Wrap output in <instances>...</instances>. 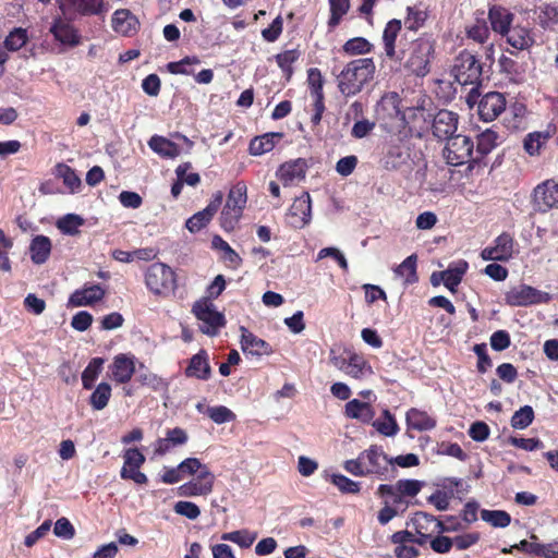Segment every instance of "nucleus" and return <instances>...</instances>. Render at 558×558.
I'll use <instances>...</instances> for the list:
<instances>
[{
	"mask_svg": "<svg viewBox=\"0 0 558 558\" xmlns=\"http://www.w3.org/2000/svg\"><path fill=\"white\" fill-rule=\"evenodd\" d=\"M137 381L142 386H146L157 392L167 391L169 387V384L166 379L149 371L140 373L137 375Z\"/></svg>",
	"mask_w": 558,
	"mask_h": 558,
	"instance_id": "nucleus-52",
	"label": "nucleus"
},
{
	"mask_svg": "<svg viewBox=\"0 0 558 558\" xmlns=\"http://www.w3.org/2000/svg\"><path fill=\"white\" fill-rule=\"evenodd\" d=\"M123 466L120 472L126 471L124 475H131L132 472L140 471L146 459L137 448H129L123 452Z\"/></svg>",
	"mask_w": 558,
	"mask_h": 558,
	"instance_id": "nucleus-43",
	"label": "nucleus"
},
{
	"mask_svg": "<svg viewBox=\"0 0 558 558\" xmlns=\"http://www.w3.org/2000/svg\"><path fill=\"white\" fill-rule=\"evenodd\" d=\"M242 214L243 211H241L240 209L230 207V205H225L220 216V223L222 229L225 231L234 230L240 218L242 217Z\"/></svg>",
	"mask_w": 558,
	"mask_h": 558,
	"instance_id": "nucleus-60",
	"label": "nucleus"
},
{
	"mask_svg": "<svg viewBox=\"0 0 558 558\" xmlns=\"http://www.w3.org/2000/svg\"><path fill=\"white\" fill-rule=\"evenodd\" d=\"M282 137L281 133H266L253 138L248 146V151L253 156H260L274 149L276 143Z\"/></svg>",
	"mask_w": 558,
	"mask_h": 558,
	"instance_id": "nucleus-32",
	"label": "nucleus"
},
{
	"mask_svg": "<svg viewBox=\"0 0 558 558\" xmlns=\"http://www.w3.org/2000/svg\"><path fill=\"white\" fill-rule=\"evenodd\" d=\"M51 241L46 235L35 236L29 245L31 259L34 264L41 265L50 256Z\"/></svg>",
	"mask_w": 558,
	"mask_h": 558,
	"instance_id": "nucleus-31",
	"label": "nucleus"
},
{
	"mask_svg": "<svg viewBox=\"0 0 558 558\" xmlns=\"http://www.w3.org/2000/svg\"><path fill=\"white\" fill-rule=\"evenodd\" d=\"M422 485V482L417 480H400L397 482L396 488L400 498L402 496L414 497L420 493Z\"/></svg>",
	"mask_w": 558,
	"mask_h": 558,
	"instance_id": "nucleus-63",
	"label": "nucleus"
},
{
	"mask_svg": "<svg viewBox=\"0 0 558 558\" xmlns=\"http://www.w3.org/2000/svg\"><path fill=\"white\" fill-rule=\"evenodd\" d=\"M481 518L495 527H506L511 522V517L502 510H482Z\"/></svg>",
	"mask_w": 558,
	"mask_h": 558,
	"instance_id": "nucleus-55",
	"label": "nucleus"
},
{
	"mask_svg": "<svg viewBox=\"0 0 558 558\" xmlns=\"http://www.w3.org/2000/svg\"><path fill=\"white\" fill-rule=\"evenodd\" d=\"M106 290L100 284H85L75 290L69 298V305L74 307L90 306L102 300Z\"/></svg>",
	"mask_w": 558,
	"mask_h": 558,
	"instance_id": "nucleus-19",
	"label": "nucleus"
},
{
	"mask_svg": "<svg viewBox=\"0 0 558 558\" xmlns=\"http://www.w3.org/2000/svg\"><path fill=\"white\" fill-rule=\"evenodd\" d=\"M111 386L108 383H100L89 397V404L96 411L105 409L111 398Z\"/></svg>",
	"mask_w": 558,
	"mask_h": 558,
	"instance_id": "nucleus-45",
	"label": "nucleus"
},
{
	"mask_svg": "<svg viewBox=\"0 0 558 558\" xmlns=\"http://www.w3.org/2000/svg\"><path fill=\"white\" fill-rule=\"evenodd\" d=\"M28 40L27 31L21 27H16L9 33L4 39V47L9 51H17Z\"/></svg>",
	"mask_w": 558,
	"mask_h": 558,
	"instance_id": "nucleus-56",
	"label": "nucleus"
},
{
	"mask_svg": "<svg viewBox=\"0 0 558 558\" xmlns=\"http://www.w3.org/2000/svg\"><path fill=\"white\" fill-rule=\"evenodd\" d=\"M412 524L416 534L433 535L435 529L433 526V515L426 512H416L412 519Z\"/></svg>",
	"mask_w": 558,
	"mask_h": 558,
	"instance_id": "nucleus-59",
	"label": "nucleus"
},
{
	"mask_svg": "<svg viewBox=\"0 0 558 558\" xmlns=\"http://www.w3.org/2000/svg\"><path fill=\"white\" fill-rule=\"evenodd\" d=\"M247 187L243 182H238L235 185L231 187L228 194L226 205H230V207L240 209L243 211L246 202H247Z\"/></svg>",
	"mask_w": 558,
	"mask_h": 558,
	"instance_id": "nucleus-51",
	"label": "nucleus"
},
{
	"mask_svg": "<svg viewBox=\"0 0 558 558\" xmlns=\"http://www.w3.org/2000/svg\"><path fill=\"white\" fill-rule=\"evenodd\" d=\"M241 349L244 353L251 355H270L274 350L272 347L263 340L262 338L255 336L247 328L241 327Z\"/></svg>",
	"mask_w": 558,
	"mask_h": 558,
	"instance_id": "nucleus-22",
	"label": "nucleus"
},
{
	"mask_svg": "<svg viewBox=\"0 0 558 558\" xmlns=\"http://www.w3.org/2000/svg\"><path fill=\"white\" fill-rule=\"evenodd\" d=\"M330 16L328 20V27L330 29L336 28L343 16L349 12L350 0H328Z\"/></svg>",
	"mask_w": 558,
	"mask_h": 558,
	"instance_id": "nucleus-47",
	"label": "nucleus"
},
{
	"mask_svg": "<svg viewBox=\"0 0 558 558\" xmlns=\"http://www.w3.org/2000/svg\"><path fill=\"white\" fill-rule=\"evenodd\" d=\"M343 373L354 379L362 380L374 374L372 366L363 355L354 352L349 355Z\"/></svg>",
	"mask_w": 558,
	"mask_h": 558,
	"instance_id": "nucleus-25",
	"label": "nucleus"
},
{
	"mask_svg": "<svg viewBox=\"0 0 558 558\" xmlns=\"http://www.w3.org/2000/svg\"><path fill=\"white\" fill-rule=\"evenodd\" d=\"M534 411L532 407L524 405L515 411L511 417V426L515 429H524L532 424Z\"/></svg>",
	"mask_w": 558,
	"mask_h": 558,
	"instance_id": "nucleus-58",
	"label": "nucleus"
},
{
	"mask_svg": "<svg viewBox=\"0 0 558 558\" xmlns=\"http://www.w3.org/2000/svg\"><path fill=\"white\" fill-rule=\"evenodd\" d=\"M149 148L163 158H175L182 153V147L169 138L154 135L148 141Z\"/></svg>",
	"mask_w": 558,
	"mask_h": 558,
	"instance_id": "nucleus-27",
	"label": "nucleus"
},
{
	"mask_svg": "<svg viewBox=\"0 0 558 558\" xmlns=\"http://www.w3.org/2000/svg\"><path fill=\"white\" fill-rule=\"evenodd\" d=\"M438 486L441 492H447L450 498L456 495L459 497L465 495L469 488L463 480L457 477H445L438 483Z\"/></svg>",
	"mask_w": 558,
	"mask_h": 558,
	"instance_id": "nucleus-53",
	"label": "nucleus"
},
{
	"mask_svg": "<svg viewBox=\"0 0 558 558\" xmlns=\"http://www.w3.org/2000/svg\"><path fill=\"white\" fill-rule=\"evenodd\" d=\"M466 36L478 44H484L489 36L486 21L483 17L476 19L472 25L466 27Z\"/></svg>",
	"mask_w": 558,
	"mask_h": 558,
	"instance_id": "nucleus-54",
	"label": "nucleus"
},
{
	"mask_svg": "<svg viewBox=\"0 0 558 558\" xmlns=\"http://www.w3.org/2000/svg\"><path fill=\"white\" fill-rule=\"evenodd\" d=\"M372 44L363 38L355 37L349 39L342 47L343 51L348 54H365L372 50Z\"/></svg>",
	"mask_w": 558,
	"mask_h": 558,
	"instance_id": "nucleus-62",
	"label": "nucleus"
},
{
	"mask_svg": "<svg viewBox=\"0 0 558 558\" xmlns=\"http://www.w3.org/2000/svg\"><path fill=\"white\" fill-rule=\"evenodd\" d=\"M145 283L153 293L166 295L174 290L175 276L166 264L155 263L145 272Z\"/></svg>",
	"mask_w": 558,
	"mask_h": 558,
	"instance_id": "nucleus-7",
	"label": "nucleus"
},
{
	"mask_svg": "<svg viewBox=\"0 0 558 558\" xmlns=\"http://www.w3.org/2000/svg\"><path fill=\"white\" fill-rule=\"evenodd\" d=\"M257 536V532L242 529L223 533L220 538L221 541L234 543L241 548H250L256 541Z\"/></svg>",
	"mask_w": 558,
	"mask_h": 558,
	"instance_id": "nucleus-39",
	"label": "nucleus"
},
{
	"mask_svg": "<svg viewBox=\"0 0 558 558\" xmlns=\"http://www.w3.org/2000/svg\"><path fill=\"white\" fill-rule=\"evenodd\" d=\"M376 430L387 437H392L399 432V426L388 410H384L383 415L373 422Z\"/></svg>",
	"mask_w": 558,
	"mask_h": 558,
	"instance_id": "nucleus-49",
	"label": "nucleus"
},
{
	"mask_svg": "<svg viewBox=\"0 0 558 558\" xmlns=\"http://www.w3.org/2000/svg\"><path fill=\"white\" fill-rule=\"evenodd\" d=\"M211 245L223 253L225 262L229 263L231 267L238 268L242 264L240 255L221 236L215 235Z\"/></svg>",
	"mask_w": 558,
	"mask_h": 558,
	"instance_id": "nucleus-48",
	"label": "nucleus"
},
{
	"mask_svg": "<svg viewBox=\"0 0 558 558\" xmlns=\"http://www.w3.org/2000/svg\"><path fill=\"white\" fill-rule=\"evenodd\" d=\"M537 24L544 31H556L558 26V5L543 3L537 8Z\"/></svg>",
	"mask_w": 558,
	"mask_h": 558,
	"instance_id": "nucleus-34",
	"label": "nucleus"
},
{
	"mask_svg": "<svg viewBox=\"0 0 558 558\" xmlns=\"http://www.w3.org/2000/svg\"><path fill=\"white\" fill-rule=\"evenodd\" d=\"M192 312L198 320L199 330L210 337L216 336L226 324L223 314L208 299L195 302Z\"/></svg>",
	"mask_w": 558,
	"mask_h": 558,
	"instance_id": "nucleus-5",
	"label": "nucleus"
},
{
	"mask_svg": "<svg viewBox=\"0 0 558 558\" xmlns=\"http://www.w3.org/2000/svg\"><path fill=\"white\" fill-rule=\"evenodd\" d=\"M353 353H354V351L351 349H348V348H344L342 350L332 348V349H330V353H329L330 363L337 369H339L343 373V371L347 366V363H348L349 355L353 354Z\"/></svg>",
	"mask_w": 558,
	"mask_h": 558,
	"instance_id": "nucleus-64",
	"label": "nucleus"
},
{
	"mask_svg": "<svg viewBox=\"0 0 558 558\" xmlns=\"http://www.w3.org/2000/svg\"><path fill=\"white\" fill-rule=\"evenodd\" d=\"M505 36L507 43L517 50H527L535 44V33L529 25L517 24Z\"/></svg>",
	"mask_w": 558,
	"mask_h": 558,
	"instance_id": "nucleus-21",
	"label": "nucleus"
},
{
	"mask_svg": "<svg viewBox=\"0 0 558 558\" xmlns=\"http://www.w3.org/2000/svg\"><path fill=\"white\" fill-rule=\"evenodd\" d=\"M474 143L471 137L462 134H456L446 141L442 156L448 165L461 166L470 161H475L473 157Z\"/></svg>",
	"mask_w": 558,
	"mask_h": 558,
	"instance_id": "nucleus-6",
	"label": "nucleus"
},
{
	"mask_svg": "<svg viewBox=\"0 0 558 558\" xmlns=\"http://www.w3.org/2000/svg\"><path fill=\"white\" fill-rule=\"evenodd\" d=\"M435 53V43L428 37H420L412 41L404 68L416 76H425L430 70V61Z\"/></svg>",
	"mask_w": 558,
	"mask_h": 558,
	"instance_id": "nucleus-3",
	"label": "nucleus"
},
{
	"mask_svg": "<svg viewBox=\"0 0 558 558\" xmlns=\"http://www.w3.org/2000/svg\"><path fill=\"white\" fill-rule=\"evenodd\" d=\"M185 376L199 380H208L210 378L211 367L209 365L208 353L205 350H201L191 357L185 368Z\"/></svg>",
	"mask_w": 558,
	"mask_h": 558,
	"instance_id": "nucleus-23",
	"label": "nucleus"
},
{
	"mask_svg": "<svg viewBox=\"0 0 558 558\" xmlns=\"http://www.w3.org/2000/svg\"><path fill=\"white\" fill-rule=\"evenodd\" d=\"M451 74L454 81L460 85L472 86L468 97V102L470 104L471 98H473L475 94L478 95V86L482 78V65L480 61L473 53L463 50L456 57Z\"/></svg>",
	"mask_w": 558,
	"mask_h": 558,
	"instance_id": "nucleus-2",
	"label": "nucleus"
},
{
	"mask_svg": "<svg viewBox=\"0 0 558 558\" xmlns=\"http://www.w3.org/2000/svg\"><path fill=\"white\" fill-rule=\"evenodd\" d=\"M223 195L221 192H217L209 204L201 211L194 214L186 221V228L192 233L201 231L204 227H206L214 215L218 211L219 207L222 204Z\"/></svg>",
	"mask_w": 558,
	"mask_h": 558,
	"instance_id": "nucleus-15",
	"label": "nucleus"
},
{
	"mask_svg": "<svg viewBox=\"0 0 558 558\" xmlns=\"http://www.w3.org/2000/svg\"><path fill=\"white\" fill-rule=\"evenodd\" d=\"M535 208L541 213L558 208V181L555 179L539 183L533 192Z\"/></svg>",
	"mask_w": 558,
	"mask_h": 558,
	"instance_id": "nucleus-11",
	"label": "nucleus"
},
{
	"mask_svg": "<svg viewBox=\"0 0 558 558\" xmlns=\"http://www.w3.org/2000/svg\"><path fill=\"white\" fill-rule=\"evenodd\" d=\"M306 169V161L300 158L281 165L276 174L284 186H291L305 179Z\"/></svg>",
	"mask_w": 558,
	"mask_h": 558,
	"instance_id": "nucleus-17",
	"label": "nucleus"
},
{
	"mask_svg": "<svg viewBox=\"0 0 558 558\" xmlns=\"http://www.w3.org/2000/svg\"><path fill=\"white\" fill-rule=\"evenodd\" d=\"M85 220L76 214H66L58 219L57 228L66 235H76L80 233V228L84 226Z\"/></svg>",
	"mask_w": 558,
	"mask_h": 558,
	"instance_id": "nucleus-44",
	"label": "nucleus"
},
{
	"mask_svg": "<svg viewBox=\"0 0 558 558\" xmlns=\"http://www.w3.org/2000/svg\"><path fill=\"white\" fill-rule=\"evenodd\" d=\"M499 134L493 129H486L477 135L476 154L481 157L492 153L499 144Z\"/></svg>",
	"mask_w": 558,
	"mask_h": 558,
	"instance_id": "nucleus-41",
	"label": "nucleus"
},
{
	"mask_svg": "<svg viewBox=\"0 0 558 558\" xmlns=\"http://www.w3.org/2000/svg\"><path fill=\"white\" fill-rule=\"evenodd\" d=\"M375 70L372 58L352 60L337 76L339 92L347 97L359 94L373 80Z\"/></svg>",
	"mask_w": 558,
	"mask_h": 558,
	"instance_id": "nucleus-1",
	"label": "nucleus"
},
{
	"mask_svg": "<svg viewBox=\"0 0 558 558\" xmlns=\"http://www.w3.org/2000/svg\"><path fill=\"white\" fill-rule=\"evenodd\" d=\"M427 19V13L417 8V7H409L408 8V15L404 20V25L410 31H417L420 27L423 26Z\"/></svg>",
	"mask_w": 558,
	"mask_h": 558,
	"instance_id": "nucleus-61",
	"label": "nucleus"
},
{
	"mask_svg": "<svg viewBox=\"0 0 558 558\" xmlns=\"http://www.w3.org/2000/svg\"><path fill=\"white\" fill-rule=\"evenodd\" d=\"M104 362L105 361L101 357H94L90 360L82 373V385L84 389L89 390L93 388L95 380L102 371Z\"/></svg>",
	"mask_w": 558,
	"mask_h": 558,
	"instance_id": "nucleus-46",
	"label": "nucleus"
},
{
	"mask_svg": "<svg viewBox=\"0 0 558 558\" xmlns=\"http://www.w3.org/2000/svg\"><path fill=\"white\" fill-rule=\"evenodd\" d=\"M199 63L201 60L198 57L189 56L180 61L169 62L167 64V70L171 74L191 75L194 73V66L198 65Z\"/></svg>",
	"mask_w": 558,
	"mask_h": 558,
	"instance_id": "nucleus-50",
	"label": "nucleus"
},
{
	"mask_svg": "<svg viewBox=\"0 0 558 558\" xmlns=\"http://www.w3.org/2000/svg\"><path fill=\"white\" fill-rule=\"evenodd\" d=\"M300 57L301 51L296 48L284 50L275 56L276 63L282 71L287 81L291 80L294 73L293 64L299 61Z\"/></svg>",
	"mask_w": 558,
	"mask_h": 558,
	"instance_id": "nucleus-37",
	"label": "nucleus"
},
{
	"mask_svg": "<svg viewBox=\"0 0 558 558\" xmlns=\"http://www.w3.org/2000/svg\"><path fill=\"white\" fill-rule=\"evenodd\" d=\"M215 478L214 473L208 468H204L195 478L179 487V495L183 497L207 496L214 489Z\"/></svg>",
	"mask_w": 558,
	"mask_h": 558,
	"instance_id": "nucleus-12",
	"label": "nucleus"
},
{
	"mask_svg": "<svg viewBox=\"0 0 558 558\" xmlns=\"http://www.w3.org/2000/svg\"><path fill=\"white\" fill-rule=\"evenodd\" d=\"M402 24L400 20L393 19L389 21L383 33V43L386 54L389 58H393L396 56V40L401 32Z\"/></svg>",
	"mask_w": 558,
	"mask_h": 558,
	"instance_id": "nucleus-36",
	"label": "nucleus"
},
{
	"mask_svg": "<svg viewBox=\"0 0 558 558\" xmlns=\"http://www.w3.org/2000/svg\"><path fill=\"white\" fill-rule=\"evenodd\" d=\"M468 263L465 260H458L450 265L446 270L439 271V277L442 283L451 292H456L457 287L460 284L464 274L468 270Z\"/></svg>",
	"mask_w": 558,
	"mask_h": 558,
	"instance_id": "nucleus-29",
	"label": "nucleus"
},
{
	"mask_svg": "<svg viewBox=\"0 0 558 558\" xmlns=\"http://www.w3.org/2000/svg\"><path fill=\"white\" fill-rule=\"evenodd\" d=\"M408 428L417 432L430 430L436 426V420L427 412L412 408L405 415Z\"/></svg>",
	"mask_w": 558,
	"mask_h": 558,
	"instance_id": "nucleus-30",
	"label": "nucleus"
},
{
	"mask_svg": "<svg viewBox=\"0 0 558 558\" xmlns=\"http://www.w3.org/2000/svg\"><path fill=\"white\" fill-rule=\"evenodd\" d=\"M63 14L56 16L49 26V33L54 40L64 47H75L81 44L78 29Z\"/></svg>",
	"mask_w": 558,
	"mask_h": 558,
	"instance_id": "nucleus-9",
	"label": "nucleus"
},
{
	"mask_svg": "<svg viewBox=\"0 0 558 558\" xmlns=\"http://www.w3.org/2000/svg\"><path fill=\"white\" fill-rule=\"evenodd\" d=\"M488 19L494 32L505 36L511 27L513 14L500 5H493L488 11Z\"/></svg>",
	"mask_w": 558,
	"mask_h": 558,
	"instance_id": "nucleus-26",
	"label": "nucleus"
},
{
	"mask_svg": "<svg viewBox=\"0 0 558 558\" xmlns=\"http://www.w3.org/2000/svg\"><path fill=\"white\" fill-rule=\"evenodd\" d=\"M291 225L295 228H303L312 218L311 196L304 192L301 196L295 197L290 207Z\"/></svg>",
	"mask_w": 558,
	"mask_h": 558,
	"instance_id": "nucleus-20",
	"label": "nucleus"
},
{
	"mask_svg": "<svg viewBox=\"0 0 558 558\" xmlns=\"http://www.w3.org/2000/svg\"><path fill=\"white\" fill-rule=\"evenodd\" d=\"M205 414L216 424H223L235 420V414L225 405L208 407Z\"/></svg>",
	"mask_w": 558,
	"mask_h": 558,
	"instance_id": "nucleus-57",
	"label": "nucleus"
},
{
	"mask_svg": "<svg viewBox=\"0 0 558 558\" xmlns=\"http://www.w3.org/2000/svg\"><path fill=\"white\" fill-rule=\"evenodd\" d=\"M458 129V116L448 110H440L433 120V134L439 140H448L456 135Z\"/></svg>",
	"mask_w": 558,
	"mask_h": 558,
	"instance_id": "nucleus-18",
	"label": "nucleus"
},
{
	"mask_svg": "<svg viewBox=\"0 0 558 558\" xmlns=\"http://www.w3.org/2000/svg\"><path fill=\"white\" fill-rule=\"evenodd\" d=\"M513 253L514 240L512 235L505 232L495 239L493 245L482 251L481 257L484 260L507 262L512 258Z\"/></svg>",
	"mask_w": 558,
	"mask_h": 558,
	"instance_id": "nucleus-13",
	"label": "nucleus"
},
{
	"mask_svg": "<svg viewBox=\"0 0 558 558\" xmlns=\"http://www.w3.org/2000/svg\"><path fill=\"white\" fill-rule=\"evenodd\" d=\"M550 300L551 295L549 293L524 283L510 288L505 294V301L508 305L519 307L548 303Z\"/></svg>",
	"mask_w": 558,
	"mask_h": 558,
	"instance_id": "nucleus-8",
	"label": "nucleus"
},
{
	"mask_svg": "<svg viewBox=\"0 0 558 558\" xmlns=\"http://www.w3.org/2000/svg\"><path fill=\"white\" fill-rule=\"evenodd\" d=\"M323 476L343 494H357L361 490V484L359 482L352 481L340 473L324 471Z\"/></svg>",
	"mask_w": 558,
	"mask_h": 558,
	"instance_id": "nucleus-38",
	"label": "nucleus"
},
{
	"mask_svg": "<svg viewBox=\"0 0 558 558\" xmlns=\"http://www.w3.org/2000/svg\"><path fill=\"white\" fill-rule=\"evenodd\" d=\"M367 476H375L380 481H386L393 476L392 460L377 445L360 452Z\"/></svg>",
	"mask_w": 558,
	"mask_h": 558,
	"instance_id": "nucleus-4",
	"label": "nucleus"
},
{
	"mask_svg": "<svg viewBox=\"0 0 558 558\" xmlns=\"http://www.w3.org/2000/svg\"><path fill=\"white\" fill-rule=\"evenodd\" d=\"M344 414L362 423H369L375 416V411L371 402L352 399L345 404Z\"/></svg>",
	"mask_w": 558,
	"mask_h": 558,
	"instance_id": "nucleus-28",
	"label": "nucleus"
},
{
	"mask_svg": "<svg viewBox=\"0 0 558 558\" xmlns=\"http://www.w3.org/2000/svg\"><path fill=\"white\" fill-rule=\"evenodd\" d=\"M60 10L62 14L99 15L107 11V8L104 0H61Z\"/></svg>",
	"mask_w": 558,
	"mask_h": 558,
	"instance_id": "nucleus-16",
	"label": "nucleus"
},
{
	"mask_svg": "<svg viewBox=\"0 0 558 558\" xmlns=\"http://www.w3.org/2000/svg\"><path fill=\"white\" fill-rule=\"evenodd\" d=\"M506 105V98L501 93H487L478 104L480 118L485 122L493 121L505 111Z\"/></svg>",
	"mask_w": 558,
	"mask_h": 558,
	"instance_id": "nucleus-14",
	"label": "nucleus"
},
{
	"mask_svg": "<svg viewBox=\"0 0 558 558\" xmlns=\"http://www.w3.org/2000/svg\"><path fill=\"white\" fill-rule=\"evenodd\" d=\"M376 112L383 118H398L401 114L399 95L393 92L384 95L377 104Z\"/></svg>",
	"mask_w": 558,
	"mask_h": 558,
	"instance_id": "nucleus-33",
	"label": "nucleus"
},
{
	"mask_svg": "<svg viewBox=\"0 0 558 558\" xmlns=\"http://www.w3.org/2000/svg\"><path fill=\"white\" fill-rule=\"evenodd\" d=\"M54 175L62 180L68 192L71 194L77 193L81 189L82 182L75 171L65 163H58L54 167Z\"/></svg>",
	"mask_w": 558,
	"mask_h": 558,
	"instance_id": "nucleus-35",
	"label": "nucleus"
},
{
	"mask_svg": "<svg viewBox=\"0 0 558 558\" xmlns=\"http://www.w3.org/2000/svg\"><path fill=\"white\" fill-rule=\"evenodd\" d=\"M550 136L551 134L549 131L529 133L523 141L524 150L530 156L539 155L541 149L544 147Z\"/></svg>",
	"mask_w": 558,
	"mask_h": 558,
	"instance_id": "nucleus-40",
	"label": "nucleus"
},
{
	"mask_svg": "<svg viewBox=\"0 0 558 558\" xmlns=\"http://www.w3.org/2000/svg\"><path fill=\"white\" fill-rule=\"evenodd\" d=\"M136 357L131 353H119L108 366V376L116 384H128L135 373Z\"/></svg>",
	"mask_w": 558,
	"mask_h": 558,
	"instance_id": "nucleus-10",
	"label": "nucleus"
},
{
	"mask_svg": "<svg viewBox=\"0 0 558 558\" xmlns=\"http://www.w3.org/2000/svg\"><path fill=\"white\" fill-rule=\"evenodd\" d=\"M416 260V255H410L395 269V275L401 278L405 286L417 281Z\"/></svg>",
	"mask_w": 558,
	"mask_h": 558,
	"instance_id": "nucleus-42",
	"label": "nucleus"
},
{
	"mask_svg": "<svg viewBox=\"0 0 558 558\" xmlns=\"http://www.w3.org/2000/svg\"><path fill=\"white\" fill-rule=\"evenodd\" d=\"M140 27L137 17L129 10H117L112 15V28L123 36L134 35Z\"/></svg>",
	"mask_w": 558,
	"mask_h": 558,
	"instance_id": "nucleus-24",
	"label": "nucleus"
}]
</instances>
